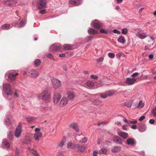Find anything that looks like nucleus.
Listing matches in <instances>:
<instances>
[{
  "instance_id": "72a5a7b5",
  "label": "nucleus",
  "mask_w": 156,
  "mask_h": 156,
  "mask_svg": "<svg viewBox=\"0 0 156 156\" xmlns=\"http://www.w3.org/2000/svg\"><path fill=\"white\" fill-rule=\"evenodd\" d=\"M144 105V104L143 102L142 101H140L139 102V103L137 106V108H139L141 109L143 108Z\"/></svg>"
},
{
  "instance_id": "13d9d810",
  "label": "nucleus",
  "mask_w": 156,
  "mask_h": 156,
  "mask_svg": "<svg viewBox=\"0 0 156 156\" xmlns=\"http://www.w3.org/2000/svg\"><path fill=\"white\" fill-rule=\"evenodd\" d=\"M40 12L42 14H44L46 12V11L45 9H42L40 11Z\"/></svg>"
},
{
  "instance_id": "f704fd0d",
  "label": "nucleus",
  "mask_w": 156,
  "mask_h": 156,
  "mask_svg": "<svg viewBox=\"0 0 156 156\" xmlns=\"http://www.w3.org/2000/svg\"><path fill=\"white\" fill-rule=\"evenodd\" d=\"M35 118L31 117H29L26 118V120L27 121L29 122H33L35 120Z\"/></svg>"
},
{
  "instance_id": "4468645a",
  "label": "nucleus",
  "mask_w": 156,
  "mask_h": 156,
  "mask_svg": "<svg viewBox=\"0 0 156 156\" xmlns=\"http://www.w3.org/2000/svg\"><path fill=\"white\" fill-rule=\"evenodd\" d=\"M69 2L74 6H78L81 3V0H70Z\"/></svg>"
},
{
  "instance_id": "dca6fc26",
  "label": "nucleus",
  "mask_w": 156,
  "mask_h": 156,
  "mask_svg": "<svg viewBox=\"0 0 156 156\" xmlns=\"http://www.w3.org/2000/svg\"><path fill=\"white\" fill-rule=\"evenodd\" d=\"M68 99L72 101L75 97V95L74 93L71 92H68L67 93Z\"/></svg>"
},
{
  "instance_id": "473e14b6",
  "label": "nucleus",
  "mask_w": 156,
  "mask_h": 156,
  "mask_svg": "<svg viewBox=\"0 0 156 156\" xmlns=\"http://www.w3.org/2000/svg\"><path fill=\"white\" fill-rule=\"evenodd\" d=\"M88 32L89 34H96L97 33V32L96 30L92 28L88 30Z\"/></svg>"
},
{
  "instance_id": "ddd939ff",
  "label": "nucleus",
  "mask_w": 156,
  "mask_h": 156,
  "mask_svg": "<svg viewBox=\"0 0 156 156\" xmlns=\"http://www.w3.org/2000/svg\"><path fill=\"white\" fill-rule=\"evenodd\" d=\"M136 81V80L134 78H128L126 79V83L128 85H131L133 84Z\"/></svg>"
},
{
  "instance_id": "6e6552de",
  "label": "nucleus",
  "mask_w": 156,
  "mask_h": 156,
  "mask_svg": "<svg viewBox=\"0 0 156 156\" xmlns=\"http://www.w3.org/2000/svg\"><path fill=\"white\" fill-rule=\"evenodd\" d=\"M22 125L21 124H19L16 128L15 132V136L17 137H19L20 135Z\"/></svg>"
},
{
  "instance_id": "f3484780",
  "label": "nucleus",
  "mask_w": 156,
  "mask_h": 156,
  "mask_svg": "<svg viewBox=\"0 0 156 156\" xmlns=\"http://www.w3.org/2000/svg\"><path fill=\"white\" fill-rule=\"evenodd\" d=\"M18 75V73H12L9 74L8 77L10 80H13L15 79L16 76H17Z\"/></svg>"
},
{
  "instance_id": "bf43d9fd",
  "label": "nucleus",
  "mask_w": 156,
  "mask_h": 156,
  "mask_svg": "<svg viewBox=\"0 0 156 156\" xmlns=\"http://www.w3.org/2000/svg\"><path fill=\"white\" fill-rule=\"evenodd\" d=\"M139 74V73H133L131 76L133 77H135L137 76Z\"/></svg>"
},
{
  "instance_id": "09e8293b",
  "label": "nucleus",
  "mask_w": 156,
  "mask_h": 156,
  "mask_svg": "<svg viewBox=\"0 0 156 156\" xmlns=\"http://www.w3.org/2000/svg\"><path fill=\"white\" fill-rule=\"evenodd\" d=\"M101 153L102 154H105L107 152V150L105 148H102L101 150Z\"/></svg>"
},
{
  "instance_id": "ea45409f",
  "label": "nucleus",
  "mask_w": 156,
  "mask_h": 156,
  "mask_svg": "<svg viewBox=\"0 0 156 156\" xmlns=\"http://www.w3.org/2000/svg\"><path fill=\"white\" fill-rule=\"evenodd\" d=\"M91 101L95 105H98L99 104V101L98 99H93L92 100H91Z\"/></svg>"
},
{
  "instance_id": "1a4fd4ad",
  "label": "nucleus",
  "mask_w": 156,
  "mask_h": 156,
  "mask_svg": "<svg viewBox=\"0 0 156 156\" xmlns=\"http://www.w3.org/2000/svg\"><path fill=\"white\" fill-rule=\"evenodd\" d=\"M76 148L77 149V151L80 152H82L84 151L86 148L83 145H80L79 144H75Z\"/></svg>"
},
{
  "instance_id": "69168bd1",
  "label": "nucleus",
  "mask_w": 156,
  "mask_h": 156,
  "mask_svg": "<svg viewBox=\"0 0 156 156\" xmlns=\"http://www.w3.org/2000/svg\"><path fill=\"white\" fill-rule=\"evenodd\" d=\"M58 156H64L63 153L62 152H58Z\"/></svg>"
},
{
  "instance_id": "58836bf2",
  "label": "nucleus",
  "mask_w": 156,
  "mask_h": 156,
  "mask_svg": "<svg viewBox=\"0 0 156 156\" xmlns=\"http://www.w3.org/2000/svg\"><path fill=\"white\" fill-rule=\"evenodd\" d=\"M100 95L101 97L103 98H106L108 97L106 92L105 93H101L100 94Z\"/></svg>"
},
{
  "instance_id": "a18cd8bd",
  "label": "nucleus",
  "mask_w": 156,
  "mask_h": 156,
  "mask_svg": "<svg viewBox=\"0 0 156 156\" xmlns=\"http://www.w3.org/2000/svg\"><path fill=\"white\" fill-rule=\"evenodd\" d=\"M132 105V103L131 102L129 101L128 102L126 103L125 104V105L126 106H127V107H130Z\"/></svg>"
},
{
  "instance_id": "052dcab7",
  "label": "nucleus",
  "mask_w": 156,
  "mask_h": 156,
  "mask_svg": "<svg viewBox=\"0 0 156 156\" xmlns=\"http://www.w3.org/2000/svg\"><path fill=\"white\" fill-rule=\"evenodd\" d=\"M19 150L16 149V156H18L19 154Z\"/></svg>"
},
{
  "instance_id": "79ce46f5",
  "label": "nucleus",
  "mask_w": 156,
  "mask_h": 156,
  "mask_svg": "<svg viewBox=\"0 0 156 156\" xmlns=\"http://www.w3.org/2000/svg\"><path fill=\"white\" fill-rule=\"evenodd\" d=\"M109 57L111 58H113L115 56V54L113 53H109L108 54Z\"/></svg>"
},
{
  "instance_id": "864d4df0",
  "label": "nucleus",
  "mask_w": 156,
  "mask_h": 156,
  "mask_svg": "<svg viewBox=\"0 0 156 156\" xmlns=\"http://www.w3.org/2000/svg\"><path fill=\"white\" fill-rule=\"evenodd\" d=\"M90 77L91 78L94 79H97L98 78V77L97 76H95L94 75H91L90 76Z\"/></svg>"
},
{
  "instance_id": "b1692460",
  "label": "nucleus",
  "mask_w": 156,
  "mask_h": 156,
  "mask_svg": "<svg viewBox=\"0 0 156 156\" xmlns=\"http://www.w3.org/2000/svg\"><path fill=\"white\" fill-rule=\"evenodd\" d=\"M118 41L121 43H124L125 42L124 37L123 36H121L118 39Z\"/></svg>"
},
{
  "instance_id": "9b49d317",
  "label": "nucleus",
  "mask_w": 156,
  "mask_h": 156,
  "mask_svg": "<svg viewBox=\"0 0 156 156\" xmlns=\"http://www.w3.org/2000/svg\"><path fill=\"white\" fill-rule=\"evenodd\" d=\"M93 26L95 28L100 29L102 27V24L98 20H96L94 22Z\"/></svg>"
},
{
  "instance_id": "338daca9",
  "label": "nucleus",
  "mask_w": 156,
  "mask_h": 156,
  "mask_svg": "<svg viewBox=\"0 0 156 156\" xmlns=\"http://www.w3.org/2000/svg\"><path fill=\"white\" fill-rule=\"evenodd\" d=\"M131 128L133 129H136V125H133L131 126Z\"/></svg>"
},
{
  "instance_id": "37998d69",
  "label": "nucleus",
  "mask_w": 156,
  "mask_h": 156,
  "mask_svg": "<svg viewBox=\"0 0 156 156\" xmlns=\"http://www.w3.org/2000/svg\"><path fill=\"white\" fill-rule=\"evenodd\" d=\"M47 57L49 58L50 59L53 60L54 59V58L53 55L51 54H48L47 55Z\"/></svg>"
},
{
  "instance_id": "5701e85b",
  "label": "nucleus",
  "mask_w": 156,
  "mask_h": 156,
  "mask_svg": "<svg viewBox=\"0 0 156 156\" xmlns=\"http://www.w3.org/2000/svg\"><path fill=\"white\" fill-rule=\"evenodd\" d=\"M68 148L72 149L76 148L75 147V144H73L71 141L69 142L67 145Z\"/></svg>"
},
{
  "instance_id": "a878e982",
  "label": "nucleus",
  "mask_w": 156,
  "mask_h": 156,
  "mask_svg": "<svg viewBox=\"0 0 156 156\" xmlns=\"http://www.w3.org/2000/svg\"><path fill=\"white\" fill-rule=\"evenodd\" d=\"M70 126L71 127L73 128L76 131L78 132L79 131L78 128L76 124L75 123L71 124Z\"/></svg>"
},
{
  "instance_id": "7ed1b4c3",
  "label": "nucleus",
  "mask_w": 156,
  "mask_h": 156,
  "mask_svg": "<svg viewBox=\"0 0 156 156\" xmlns=\"http://www.w3.org/2000/svg\"><path fill=\"white\" fill-rule=\"evenodd\" d=\"M51 81L52 86L54 88L57 89L61 87V81L58 80L56 78H53L52 79Z\"/></svg>"
},
{
  "instance_id": "c9c22d12",
  "label": "nucleus",
  "mask_w": 156,
  "mask_h": 156,
  "mask_svg": "<svg viewBox=\"0 0 156 156\" xmlns=\"http://www.w3.org/2000/svg\"><path fill=\"white\" fill-rule=\"evenodd\" d=\"M151 113L152 115L156 117V107L153 108L151 111Z\"/></svg>"
},
{
  "instance_id": "c756f323",
  "label": "nucleus",
  "mask_w": 156,
  "mask_h": 156,
  "mask_svg": "<svg viewBox=\"0 0 156 156\" xmlns=\"http://www.w3.org/2000/svg\"><path fill=\"white\" fill-rule=\"evenodd\" d=\"M63 47V49L65 50H70L72 48V46L69 44H64Z\"/></svg>"
},
{
  "instance_id": "6e6d98bb",
  "label": "nucleus",
  "mask_w": 156,
  "mask_h": 156,
  "mask_svg": "<svg viewBox=\"0 0 156 156\" xmlns=\"http://www.w3.org/2000/svg\"><path fill=\"white\" fill-rule=\"evenodd\" d=\"M103 60V58L102 57L100 58H99L97 59V61L99 62H102Z\"/></svg>"
},
{
  "instance_id": "49530a36",
  "label": "nucleus",
  "mask_w": 156,
  "mask_h": 156,
  "mask_svg": "<svg viewBox=\"0 0 156 156\" xmlns=\"http://www.w3.org/2000/svg\"><path fill=\"white\" fill-rule=\"evenodd\" d=\"M93 38V37L92 36H90L86 38V40L87 42H88L89 41L91 40Z\"/></svg>"
},
{
  "instance_id": "cd10ccee",
  "label": "nucleus",
  "mask_w": 156,
  "mask_h": 156,
  "mask_svg": "<svg viewBox=\"0 0 156 156\" xmlns=\"http://www.w3.org/2000/svg\"><path fill=\"white\" fill-rule=\"evenodd\" d=\"M146 127L143 124H141L139 128V130L141 132H143L146 130Z\"/></svg>"
},
{
  "instance_id": "bb28decb",
  "label": "nucleus",
  "mask_w": 156,
  "mask_h": 156,
  "mask_svg": "<svg viewBox=\"0 0 156 156\" xmlns=\"http://www.w3.org/2000/svg\"><path fill=\"white\" fill-rule=\"evenodd\" d=\"M41 63V61L40 59H37L34 62V65L35 67H37L39 66Z\"/></svg>"
},
{
  "instance_id": "9d476101",
  "label": "nucleus",
  "mask_w": 156,
  "mask_h": 156,
  "mask_svg": "<svg viewBox=\"0 0 156 156\" xmlns=\"http://www.w3.org/2000/svg\"><path fill=\"white\" fill-rule=\"evenodd\" d=\"M68 103V100L66 97L62 98L60 101L59 106L60 107H63L67 105Z\"/></svg>"
},
{
  "instance_id": "2eb2a0df",
  "label": "nucleus",
  "mask_w": 156,
  "mask_h": 156,
  "mask_svg": "<svg viewBox=\"0 0 156 156\" xmlns=\"http://www.w3.org/2000/svg\"><path fill=\"white\" fill-rule=\"evenodd\" d=\"M113 139V141L117 144H121L122 143L121 139L118 136H114Z\"/></svg>"
},
{
  "instance_id": "a211bd4d",
  "label": "nucleus",
  "mask_w": 156,
  "mask_h": 156,
  "mask_svg": "<svg viewBox=\"0 0 156 156\" xmlns=\"http://www.w3.org/2000/svg\"><path fill=\"white\" fill-rule=\"evenodd\" d=\"M51 48L53 51H59L61 49L60 45L58 44L54 45H53L51 46Z\"/></svg>"
},
{
  "instance_id": "4c0bfd02",
  "label": "nucleus",
  "mask_w": 156,
  "mask_h": 156,
  "mask_svg": "<svg viewBox=\"0 0 156 156\" xmlns=\"http://www.w3.org/2000/svg\"><path fill=\"white\" fill-rule=\"evenodd\" d=\"M31 152L35 156H39V154L37 153V151L34 149L31 150Z\"/></svg>"
},
{
  "instance_id": "4be33fe9",
  "label": "nucleus",
  "mask_w": 156,
  "mask_h": 156,
  "mask_svg": "<svg viewBox=\"0 0 156 156\" xmlns=\"http://www.w3.org/2000/svg\"><path fill=\"white\" fill-rule=\"evenodd\" d=\"M127 144L128 145H133L134 144V140L133 138H129L127 140Z\"/></svg>"
},
{
  "instance_id": "0eeeda50",
  "label": "nucleus",
  "mask_w": 156,
  "mask_h": 156,
  "mask_svg": "<svg viewBox=\"0 0 156 156\" xmlns=\"http://www.w3.org/2000/svg\"><path fill=\"white\" fill-rule=\"evenodd\" d=\"M61 98V94L58 93H55L53 96V102L55 104H57Z\"/></svg>"
},
{
  "instance_id": "412c9836",
  "label": "nucleus",
  "mask_w": 156,
  "mask_h": 156,
  "mask_svg": "<svg viewBox=\"0 0 156 156\" xmlns=\"http://www.w3.org/2000/svg\"><path fill=\"white\" fill-rule=\"evenodd\" d=\"M121 147L120 146L115 147L112 149V151L113 153H116L119 152L121 150Z\"/></svg>"
},
{
  "instance_id": "774afa93",
  "label": "nucleus",
  "mask_w": 156,
  "mask_h": 156,
  "mask_svg": "<svg viewBox=\"0 0 156 156\" xmlns=\"http://www.w3.org/2000/svg\"><path fill=\"white\" fill-rule=\"evenodd\" d=\"M98 152L96 151H94L93 152V156H97Z\"/></svg>"
},
{
  "instance_id": "de8ad7c7",
  "label": "nucleus",
  "mask_w": 156,
  "mask_h": 156,
  "mask_svg": "<svg viewBox=\"0 0 156 156\" xmlns=\"http://www.w3.org/2000/svg\"><path fill=\"white\" fill-rule=\"evenodd\" d=\"M87 138L84 137L81 140V141L80 142H82L83 143H85L87 141Z\"/></svg>"
},
{
  "instance_id": "603ef678",
  "label": "nucleus",
  "mask_w": 156,
  "mask_h": 156,
  "mask_svg": "<svg viewBox=\"0 0 156 156\" xmlns=\"http://www.w3.org/2000/svg\"><path fill=\"white\" fill-rule=\"evenodd\" d=\"M113 32L117 34H120V32L116 29L114 30H113Z\"/></svg>"
},
{
  "instance_id": "f257e3e1",
  "label": "nucleus",
  "mask_w": 156,
  "mask_h": 156,
  "mask_svg": "<svg viewBox=\"0 0 156 156\" xmlns=\"http://www.w3.org/2000/svg\"><path fill=\"white\" fill-rule=\"evenodd\" d=\"M51 97L50 93L47 90L44 91L38 96V97L40 99L45 101L47 102L49 101Z\"/></svg>"
},
{
  "instance_id": "e433bc0d",
  "label": "nucleus",
  "mask_w": 156,
  "mask_h": 156,
  "mask_svg": "<svg viewBox=\"0 0 156 156\" xmlns=\"http://www.w3.org/2000/svg\"><path fill=\"white\" fill-rule=\"evenodd\" d=\"M10 25L9 24H6L2 26V28L3 29L7 30L9 29Z\"/></svg>"
},
{
  "instance_id": "39448f33",
  "label": "nucleus",
  "mask_w": 156,
  "mask_h": 156,
  "mask_svg": "<svg viewBox=\"0 0 156 156\" xmlns=\"http://www.w3.org/2000/svg\"><path fill=\"white\" fill-rule=\"evenodd\" d=\"M40 129L39 128H37L35 129L36 133H35L34 136L36 140H38L42 136V134L40 132Z\"/></svg>"
},
{
  "instance_id": "4d7b16f0",
  "label": "nucleus",
  "mask_w": 156,
  "mask_h": 156,
  "mask_svg": "<svg viewBox=\"0 0 156 156\" xmlns=\"http://www.w3.org/2000/svg\"><path fill=\"white\" fill-rule=\"evenodd\" d=\"M149 122L151 124H153L154 122V119H150L149 120Z\"/></svg>"
},
{
  "instance_id": "680f3d73",
  "label": "nucleus",
  "mask_w": 156,
  "mask_h": 156,
  "mask_svg": "<svg viewBox=\"0 0 156 156\" xmlns=\"http://www.w3.org/2000/svg\"><path fill=\"white\" fill-rule=\"evenodd\" d=\"M145 118V116H141L139 119V120L140 121H141L143 120Z\"/></svg>"
},
{
  "instance_id": "f8f14e48",
  "label": "nucleus",
  "mask_w": 156,
  "mask_h": 156,
  "mask_svg": "<svg viewBox=\"0 0 156 156\" xmlns=\"http://www.w3.org/2000/svg\"><path fill=\"white\" fill-rule=\"evenodd\" d=\"M16 3L14 0H7L5 2V5L9 6H13L16 5Z\"/></svg>"
},
{
  "instance_id": "a19ab883",
  "label": "nucleus",
  "mask_w": 156,
  "mask_h": 156,
  "mask_svg": "<svg viewBox=\"0 0 156 156\" xmlns=\"http://www.w3.org/2000/svg\"><path fill=\"white\" fill-rule=\"evenodd\" d=\"M128 32V30L126 28H124L122 29V33L124 34H126Z\"/></svg>"
},
{
  "instance_id": "c03bdc74",
  "label": "nucleus",
  "mask_w": 156,
  "mask_h": 156,
  "mask_svg": "<svg viewBox=\"0 0 156 156\" xmlns=\"http://www.w3.org/2000/svg\"><path fill=\"white\" fill-rule=\"evenodd\" d=\"M5 121L7 125L9 126L10 125V120L9 119L7 118L5 119Z\"/></svg>"
},
{
  "instance_id": "c85d7f7f",
  "label": "nucleus",
  "mask_w": 156,
  "mask_h": 156,
  "mask_svg": "<svg viewBox=\"0 0 156 156\" xmlns=\"http://www.w3.org/2000/svg\"><path fill=\"white\" fill-rule=\"evenodd\" d=\"M2 144L4 148H8L10 147L9 143L6 140L4 141L3 142Z\"/></svg>"
},
{
  "instance_id": "6ab92c4d",
  "label": "nucleus",
  "mask_w": 156,
  "mask_h": 156,
  "mask_svg": "<svg viewBox=\"0 0 156 156\" xmlns=\"http://www.w3.org/2000/svg\"><path fill=\"white\" fill-rule=\"evenodd\" d=\"M136 36L138 37L141 39H144L147 36L146 33H140V32L137 34Z\"/></svg>"
},
{
  "instance_id": "393cba45",
  "label": "nucleus",
  "mask_w": 156,
  "mask_h": 156,
  "mask_svg": "<svg viewBox=\"0 0 156 156\" xmlns=\"http://www.w3.org/2000/svg\"><path fill=\"white\" fill-rule=\"evenodd\" d=\"M94 83L91 81H87L86 83V85L87 87L91 88L94 86Z\"/></svg>"
},
{
  "instance_id": "423d86ee",
  "label": "nucleus",
  "mask_w": 156,
  "mask_h": 156,
  "mask_svg": "<svg viewBox=\"0 0 156 156\" xmlns=\"http://www.w3.org/2000/svg\"><path fill=\"white\" fill-rule=\"evenodd\" d=\"M39 73L35 70L32 69L28 72V76L31 77L35 78L39 76Z\"/></svg>"
},
{
  "instance_id": "0e129e2a",
  "label": "nucleus",
  "mask_w": 156,
  "mask_h": 156,
  "mask_svg": "<svg viewBox=\"0 0 156 156\" xmlns=\"http://www.w3.org/2000/svg\"><path fill=\"white\" fill-rule=\"evenodd\" d=\"M12 136V132H10L9 134V136L10 139H11Z\"/></svg>"
},
{
  "instance_id": "f03ea898",
  "label": "nucleus",
  "mask_w": 156,
  "mask_h": 156,
  "mask_svg": "<svg viewBox=\"0 0 156 156\" xmlns=\"http://www.w3.org/2000/svg\"><path fill=\"white\" fill-rule=\"evenodd\" d=\"M3 90L5 93L7 95H11L12 89L11 86L8 83H5L3 84Z\"/></svg>"
},
{
  "instance_id": "3c124183",
  "label": "nucleus",
  "mask_w": 156,
  "mask_h": 156,
  "mask_svg": "<svg viewBox=\"0 0 156 156\" xmlns=\"http://www.w3.org/2000/svg\"><path fill=\"white\" fill-rule=\"evenodd\" d=\"M129 124H135L137 123V121L136 120L134 121H129Z\"/></svg>"
},
{
  "instance_id": "5fc2aeb1",
  "label": "nucleus",
  "mask_w": 156,
  "mask_h": 156,
  "mask_svg": "<svg viewBox=\"0 0 156 156\" xmlns=\"http://www.w3.org/2000/svg\"><path fill=\"white\" fill-rule=\"evenodd\" d=\"M100 33H104L105 34H107V32L105 31L104 29H102L100 30Z\"/></svg>"
},
{
  "instance_id": "20e7f679",
  "label": "nucleus",
  "mask_w": 156,
  "mask_h": 156,
  "mask_svg": "<svg viewBox=\"0 0 156 156\" xmlns=\"http://www.w3.org/2000/svg\"><path fill=\"white\" fill-rule=\"evenodd\" d=\"M46 5V0H37V7L39 9L44 8Z\"/></svg>"
},
{
  "instance_id": "aec40b11",
  "label": "nucleus",
  "mask_w": 156,
  "mask_h": 156,
  "mask_svg": "<svg viewBox=\"0 0 156 156\" xmlns=\"http://www.w3.org/2000/svg\"><path fill=\"white\" fill-rule=\"evenodd\" d=\"M118 134L120 136L124 139H126L128 137V134L127 133L123 132H119Z\"/></svg>"
},
{
  "instance_id": "8fccbe9b",
  "label": "nucleus",
  "mask_w": 156,
  "mask_h": 156,
  "mask_svg": "<svg viewBox=\"0 0 156 156\" xmlns=\"http://www.w3.org/2000/svg\"><path fill=\"white\" fill-rule=\"evenodd\" d=\"M25 25L24 23L22 21H21L20 23L19 27H23Z\"/></svg>"
},
{
  "instance_id": "e2e57ef3",
  "label": "nucleus",
  "mask_w": 156,
  "mask_h": 156,
  "mask_svg": "<svg viewBox=\"0 0 156 156\" xmlns=\"http://www.w3.org/2000/svg\"><path fill=\"white\" fill-rule=\"evenodd\" d=\"M59 56L61 57H64L66 56V54L64 53H62L59 54Z\"/></svg>"
},
{
  "instance_id": "7c9ffc66",
  "label": "nucleus",
  "mask_w": 156,
  "mask_h": 156,
  "mask_svg": "<svg viewBox=\"0 0 156 156\" xmlns=\"http://www.w3.org/2000/svg\"><path fill=\"white\" fill-rule=\"evenodd\" d=\"M108 97L110 96L114 95L115 91L113 90H110L106 92Z\"/></svg>"
},
{
  "instance_id": "2f4dec72",
  "label": "nucleus",
  "mask_w": 156,
  "mask_h": 156,
  "mask_svg": "<svg viewBox=\"0 0 156 156\" xmlns=\"http://www.w3.org/2000/svg\"><path fill=\"white\" fill-rule=\"evenodd\" d=\"M66 137L64 136L60 143L59 144L58 146L60 147H62L64 145L66 141Z\"/></svg>"
}]
</instances>
